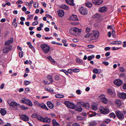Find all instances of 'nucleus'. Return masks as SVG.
<instances>
[{"mask_svg": "<svg viewBox=\"0 0 126 126\" xmlns=\"http://www.w3.org/2000/svg\"><path fill=\"white\" fill-rule=\"evenodd\" d=\"M27 100L25 104L28 106H33V104L31 101L28 99H27Z\"/></svg>", "mask_w": 126, "mask_h": 126, "instance_id": "a878e982", "label": "nucleus"}, {"mask_svg": "<svg viewBox=\"0 0 126 126\" xmlns=\"http://www.w3.org/2000/svg\"><path fill=\"white\" fill-rule=\"evenodd\" d=\"M109 116L111 117H113L114 118L116 117V116L115 114L113 112H111L110 113Z\"/></svg>", "mask_w": 126, "mask_h": 126, "instance_id": "4c0bfd02", "label": "nucleus"}, {"mask_svg": "<svg viewBox=\"0 0 126 126\" xmlns=\"http://www.w3.org/2000/svg\"><path fill=\"white\" fill-rule=\"evenodd\" d=\"M72 126H80L79 124L75 123L73 124Z\"/></svg>", "mask_w": 126, "mask_h": 126, "instance_id": "774afa93", "label": "nucleus"}, {"mask_svg": "<svg viewBox=\"0 0 126 126\" xmlns=\"http://www.w3.org/2000/svg\"><path fill=\"white\" fill-rule=\"evenodd\" d=\"M12 25L15 27H16L17 26V24L16 22H14L12 23Z\"/></svg>", "mask_w": 126, "mask_h": 126, "instance_id": "69168bd1", "label": "nucleus"}, {"mask_svg": "<svg viewBox=\"0 0 126 126\" xmlns=\"http://www.w3.org/2000/svg\"><path fill=\"white\" fill-rule=\"evenodd\" d=\"M9 106L13 107H15L18 106L19 104L15 102H11L9 104Z\"/></svg>", "mask_w": 126, "mask_h": 126, "instance_id": "aec40b11", "label": "nucleus"}, {"mask_svg": "<svg viewBox=\"0 0 126 126\" xmlns=\"http://www.w3.org/2000/svg\"><path fill=\"white\" fill-rule=\"evenodd\" d=\"M72 71L74 72H77L79 71V69L76 68L74 69H72Z\"/></svg>", "mask_w": 126, "mask_h": 126, "instance_id": "864d4df0", "label": "nucleus"}, {"mask_svg": "<svg viewBox=\"0 0 126 126\" xmlns=\"http://www.w3.org/2000/svg\"><path fill=\"white\" fill-rule=\"evenodd\" d=\"M99 110L103 114H108L110 112L109 109L106 108H105L102 107H100Z\"/></svg>", "mask_w": 126, "mask_h": 126, "instance_id": "7ed1b4c3", "label": "nucleus"}, {"mask_svg": "<svg viewBox=\"0 0 126 126\" xmlns=\"http://www.w3.org/2000/svg\"><path fill=\"white\" fill-rule=\"evenodd\" d=\"M34 103L36 106H39V105L40 104L39 102L37 101H35L34 102Z\"/></svg>", "mask_w": 126, "mask_h": 126, "instance_id": "bf43d9fd", "label": "nucleus"}, {"mask_svg": "<svg viewBox=\"0 0 126 126\" xmlns=\"http://www.w3.org/2000/svg\"><path fill=\"white\" fill-rule=\"evenodd\" d=\"M20 118L23 121H27L29 120V117L25 115L22 114L20 115Z\"/></svg>", "mask_w": 126, "mask_h": 126, "instance_id": "9d476101", "label": "nucleus"}, {"mask_svg": "<svg viewBox=\"0 0 126 126\" xmlns=\"http://www.w3.org/2000/svg\"><path fill=\"white\" fill-rule=\"evenodd\" d=\"M21 52H19V55L20 57L22 58L23 56L22 51H21Z\"/></svg>", "mask_w": 126, "mask_h": 126, "instance_id": "680f3d73", "label": "nucleus"}, {"mask_svg": "<svg viewBox=\"0 0 126 126\" xmlns=\"http://www.w3.org/2000/svg\"><path fill=\"white\" fill-rule=\"evenodd\" d=\"M38 115L36 113H33L32 115V117L33 118H36Z\"/></svg>", "mask_w": 126, "mask_h": 126, "instance_id": "052dcab7", "label": "nucleus"}, {"mask_svg": "<svg viewBox=\"0 0 126 126\" xmlns=\"http://www.w3.org/2000/svg\"><path fill=\"white\" fill-rule=\"evenodd\" d=\"M58 14L59 16L62 17L64 15V13L63 11L59 10L58 11Z\"/></svg>", "mask_w": 126, "mask_h": 126, "instance_id": "4be33fe9", "label": "nucleus"}, {"mask_svg": "<svg viewBox=\"0 0 126 126\" xmlns=\"http://www.w3.org/2000/svg\"><path fill=\"white\" fill-rule=\"evenodd\" d=\"M79 11L83 15H86L88 12V11L86 9L82 7L79 8Z\"/></svg>", "mask_w": 126, "mask_h": 126, "instance_id": "39448f33", "label": "nucleus"}, {"mask_svg": "<svg viewBox=\"0 0 126 126\" xmlns=\"http://www.w3.org/2000/svg\"><path fill=\"white\" fill-rule=\"evenodd\" d=\"M92 2L96 5H100L103 2V0H92Z\"/></svg>", "mask_w": 126, "mask_h": 126, "instance_id": "f8f14e48", "label": "nucleus"}, {"mask_svg": "<svg viewBox=\"0 0 126 126\" xmlns=\"http://www.w3.org/2000/svg\"><path fill=\"white\" fill-rule=\"evenodd\" d=\"M39 106L41 107L42 108L47 110H48L49 109L45 104L42 103L40 104L39 105Z\"/></svg>", "mask_w": 126, "mask_h": 126, "instance_id": "412c9836", "label": "nucleus"}, {"mask_svg": "<svg viewBox=\"0 0 126 126\" xmlns=\"http://www.w3.org/2000/svg\"><path fill=\"white\" fill-rule=\"evenodd\" d=\"M103 63L106 66L108 65L109 64V63L108 62L106 61H103Z\"/></svg>", "mask_w": 126, "mask_h": 126, "instance_id": "e2e57ef3", "label": "nucleus"}, {"mask_svg": "<svg viewBox=\"0 0 126 126\" xmlns=\"http://www.w3.org/2000/svg\"><path fill=\"white\" fill-rule=\"evenodd\" d=\"M20 107L21 109L23 110H25L28 109V108L27 107H25L24 106L21 105L20 106Z\"/></svg>", "mask_w": 126, "mask_h": 126, "instance_id": "49530a36", "label": "nucleus"}, {"mask_svg": "<svg viewBox=\"0 0 126 126\" xmlns=\"http://www.w3.org/2000/svg\"><path fill=\"white\" fill-rule=\"evenodd\" d=\"M68 107L72 109H74L75 106L74 105L69 101H66L64 103Z\"/></svg>", "mask_w": 126, "mask_h": 126, "instance_id": "423d86ee", "label": "nucleus"}, {"mask_svg": "<svg viewBox=\"0 0 126 126\" xmlns=\"http://www.w3.org/2000/svg\"><path fill=\"white\" fill-rule=\"evenodd\" d=\"M0 113L2 116L4 115L6 113V110L3 109H1L0 110Z\"/></svg>", "mask_w": 126, "mask_h": 126, "instance_id": "bb28decb", "label": "nucleus"}, {"mask_svg": "<svg viewBox=\"0 0 126 126\" xmlns=\"http://www.w3.org/2000/svg\"><path fill=\"white\" fill-rule=\"evenodd\" d=\"M108 10L107 8L105 6H103L99 8V11L100 12H106Z\"/></svg>", "mask_w": 126, "mask_h": 126, "instance_id": "ddd939ff", "label": "nucleus"}, {"mask_svg": "<svg viewBox=\"0 0 126 126\" xmlns=\"http://www.w3.org/2000/svg\"><path fill=\"white\" fill-rule=\"evenodd\" d=\"M52 122L53 126H60L59 124L58 123L56 122V121L55 119H53L52 121Z\"/></svg>", "mask_w": 126, "mask_h": 126, "instance_id": "393cba45", "label": "nucleus"}, {"mask_svg": "<svg viewBox=\"0 0 126 126\" xmlns=\"http://www.w3.org/2000/svg\"><path fill=\"white\" fill-rule=\"evenodd\" d=\"M119 70L120 71L122 72H124L125 71L123 67H120L119 68Z\"/></svg>", "mask_w": 126, "mask_h": 126, "instance_id": "4d7b16f0", "label": "nucleus"}, {"mask_svg": "<svg viewBox=\"0 0 126 126\" xmlns=\"http://www.w3.org/2000/svg\"><path fill=\"white\" fill-rule=\"evenodd\" d=\"M96 123L94 122L93 121L91 122L89 124V126H96Z\"/></svg>", "mask_w": 126, "mask_h": 126, "instance_id": "e433bc0d", "label": "nucleus"}, {"mask_svg": "<svg viewBox=\"0 0 126 126\" xmlns=\"http://www.w3.org/2000/svg\"><path fill=\"white\" fill-rule=\"evenodd\" d=\"M27 45L29 46V47L31 48H32L33 46L32 45L31 43L29 42H28L27 43Z\"/></svg>", "mask_w": 126, "mask_h": 126, "instance_id": "603ef678", "label": "nucleus"}, {"mask_svg": "<svg viewBox=\"0 0 126 126\" xmlns=\"http://www.w3.org/2000/svg\"><path fill=\"white\" fill-rule=\"evenodd\" d=\"M115 102L116 104L118 106H120L121 105V102L119 100H116Z\"/></svg>", "mask_w": 126, "mask_h": 126, "instance_id": "2f4dec72", "label": "nucleus"}, {"mask_svg": "<svg viewBox=\"0 0 126 126\" xmlns=\"http://www.w3.org/2000/svg\"><path fill=\"white\" fill-rule=\"evenodd\" d=\"M13 38L11 37L9 39L5 41L4 44L5 45V46L9 45L13 42Z\"/></svg>", "mask_w": 126, "mask_h": 126, "instance_id": "4468645a", "label": "nucleus"}, {"mask_svg": "<svg viewBox=\"0 0 126 126\" xmlns=\"http://www.w3.org/2000/svg\"><path fill=\"white\" fill-rule=\"evenodd\" d=\"M93 34L92 37L93 39H95L97 38L99 36V32L97 31H93Z\"/></svg>", "mask_w": 126, "mask_h": 126, "instance_id": "1a4fd4ad", "label": "nucleus"}, {"mask_svg": "<svg viewBox=\"0 0 126 126\" xmlns=\"http://www.w3.org/2000/svg\"><path fill=\"white\" fill-rule=\"evenodd\" d=\"M122 43L121 41H114L113 42H112L111 43V44L113 45H117V44H120Z\"/></svg>", "mask_w": 126, "mask_h": 126, "instance_id": "cd10ccee", "label": "nucleus"}, {"mask_svg": "<svg viewBox=\"0 0 126 126\" xmlns=\"http://www.w3.org/2000/svg\"><path fill=\"white\" fill-rule=\"evenodd\" d=\"M76 93L78 94H81V91L79 90H78L76 91Z\"/></svg>", "mask_w": 126, "mask_h": 126, "instance_id": "338daca9", "label": "nucleus"}, {"mask_svg": "<svg viewBox=\"0 0 126 126\" xmlns=\"http://www.w3.org/2000/svg\"><path fill=\"white\" fill-rule=\"evenodd\" d=\"M33 17V15H28V17L27 18V19H32Z\"/></svg>", "mask_w": 126, "mask_h": 126, "instance_id": "8fccbe9b", "label": "nucleus"}, {"mask_svg": "<svg viewBox=\"0 0 126 126\" xmlns=\"http://www.w3.org/2000/svg\"><path fill=\"white\" fill-rule=\"evenodd\" d=\"M98 69H97L95 68L93 70V72L94 73L96 74L98 73Z\"/></svg>", "mask_w": 126, "mask_h": 126, "instance_id": "3c124183", "label": "nucleus"}, {"mask_svg": "<svg viewBox=\"0 0 126 126\" xmlns=\"http://www.w3.org/2000/svg\"><path fill=\"white\" fill-rule=\"evenodd\" d=\"M76 61L78 63H82V60H80V59L76 58Z\"/></svg>", "mask_w": 126, "mask_h": 126, "instance_id": "c03bdc74", "label": "nucleus"}, {"mask_svg": "<svg viewBox=\"0 0 126 126\" xmlns=\"http://www.w3.org/2000/svg\"><path fill=\"white\" fill-rule=\"evenodd\" d=\"M80 104V105L82 106H83L84 107H87V108H89V104L88 103H85L84 102H79Z\"/></svg>", "mask_w": 126, "mask_h": 126, "instance_id": "6ab92c4d", "label": "nucleus"}, {"mask_svg": "<svg viewBox=\"0 0 126 126\" xmlns=\"http://www.w3.org/2000/svg\"><path fill=\"white\" fill-rule=\"evenodd\" d=\"M47 78L48 81H46L44 80L43 82L44 84H48L52 82V78L51 76H49L47 77Z\"/></svg>", "mask_w": 126, "mask_h": 126, "instance_id": "20e7f679", "label": "nucleus"}, {"mask_svg": "<svg viewBox=\"0 0 126 126\" xmlns=\"http://www.w3.org/2000/svg\"><path fill=\"white\" fill-rule=\"evenodd\" d=\"M51 121V119L47 117L43 118L42 122L49 123Z\"/></svg>", "mask_w": 126, "mask_h": 126, "instance_id": "a211bd4d", "label": "nucleus"}, {"mask_svg": "<svg viewBox=\"0 0 126 126\" xmlns=\"http://www.w3.org/2000/svg\"><path fill=\"white\" fill-rule=\"evenodd\" d=\"M110 120L109 119H107L103 121V122H105L107 124L109 123L110 121Z\"/></svg>", "mask_w": 126, "mask_h": 126, "instance_id": "a19ab883", "label": "nucleus"}, {"mask_svg": "<svg viewBox=\"0 0 126 126\" xmlns=\"http://www.w3.org/2000/svg\"><path fill=\"white\" fill-rule=\"evenodd\" d=\"M47 106L50 109H53L54 108L53 105L50 102H47Z\"/></svg>", "mask_w": 126, "mask_h": 126, "instance_id": "b1692460", "label": "nucleus"}, {"mask_svg": "<svg viewBox=\"0 0 126 126\" xmlns=\"http://www.w3.org/2000/svg\"><path fill=\"white\" fill-rule=\"evenodd\" d=\"M62 42L63 43V45L64 46H67L68 44H66V41L65 40H63L62 41Z\"/></svg>", "mask_w": 126, "mask_h": 126, "instance_id": "a18cd8bd", "label": "nucleus"}, {"mask_svg": "<svg viewBox=\"0 0 126 126\" xmlns=\"http://www.w3.org/2000/svg\"><path fill=\"white\" fill-rule=\"evenodd\" d=\"M94 57V55H92L91 56H89L87 58L88 60L89 61H91L92 59H93Z\"/></svg>", "mask_w": 126, "mask_h": 126, "instance_id": "58836bf2", "label": "nucleus"}, {"mask_svg": "<svg viewBox=\"0 0 126 126\" xmlns=\"http://www.w3.org/2000/svg\"><path fill=\"white\" fill-rule=\"evenodd\" d=\"M30 82L28 81H25L24 83V84L25 85H27L29 84Z\"/></svg>", "mask_w": 126, "mask_h": 126, "instance_id": "0e129e2a", "label": "nucleus"}, {"mask_svg": "<svg viewBox=\"0 0 126 126\" xmlns=\"http://www.w3.org/2000/svg\"><path fill=\"white\" fill-rule=\"evenodd\" d=\"M96 113L94 112H93L92 114H90L89 115V116L90 117H92L93 116H95L96 115Z\"/></svg>", "mask_w": 126, "mask_h": 126, "instance_id": "37998d69", "label": "nucleus"}, {"mask_svg": "<svg viewBox=\"0 0 126 126\" xmlns=\"http://www.w3.org/2000/svg\"><path fill=\"white\" fill-rule=\"evenodd\" d=\"M115 32L114 31H113L112 32V36L114 38H116V36L115 35Z\"/></svg>", "mask_w": 126, "mask_h": 126, "instance_id": "13d9d810", "label": "nucleus"}, {"mask_svg": "<svg viewBox=\"0 0 126 126\" xmlns=\"http://www.w3.org/2000/svg\"><path fill=\"white\" fill-rule=\"evenodd\" d=\"M91 108L93 110H95L97 109V107L95 105H92L91 106Z\"/></svg>", "mask_w": 126, "mask_h": 126, "instance_id": "72a5a7b5", "label": "nucleus"}, {"mask_svg": "<svg viewBox=\"0 0 126 126\" xmlns=\"http://www.w3.org/2000/svg\"><path fill=\"white\" fill-rule=\"evenodd\" d=\"M12 48V47L11 46L4 47L3 49V52L5 53H7L11 50Z\"/></svg>", "mask_w": 126, "mask_h": 126, "instance_id": "0eeeda50", "label": "nucleus"}, {"mask_svg": "<svg viewBox=\"0 0 126 126\" xmlns=\"http://www.w3.org/2000/svg\"><path fill=\"white\" fill-rule=\"evenodd\" d=\"M113 82L115 85L118 86H120L123 83L122 81L119 79L115 80H114Z\"/></svg>", "mask_w": 126, "mask_h": 126, "instance_id": "6e6552de", "label": "nucleus"}, {"mask_svg": "<svg viewBox=\"0 0 126 126\" xmlns=\"http://www.w3.org/2000/svg\"><path fill=\"white\" fill-rule=\"evenodd\" d=\"M77 28L76 27L72 28H71L70 32L71 33L74 35H76Z\"/></svg>", "mask_w": 126, "mask_h": 126, "instance_id": "9b49d317", "label": "nucleus"}, {"mask_svg": "<svg viewBox=\"0 0 126 126\" xmlns=\"http://www.w3.org/2000/svg\"><path fill=\"white\" fill-rule=\"evenodd\" d=\"M75 109L76 110L79 112L81 111L82 110V108L80 107H75Z\"/></svg>", "mask_w": 126, "mask_h": 126, "instance_id": "c9c22d12", "label": "nucleus"}, {"mask_svg": "<svg viewBox=\"0 0 126 126\" xmlns=\"http://www.w3.org/2000/svg\"><path fill=\"white\" fill-rule=\"evenodd\" d=\"M90 28H86V32L87 33H89L90 32Z\"/></svg>", "mask_w": 126, "mask_h": 126, "instance_id": "6e6d98bb", "label": "nucleus"}, {"mask_svg": "<svg viewBox=\"0 0 126 126\" xmlns=\"http://www.w3.org/2000/svg\"><path fill=\"white\" fill-rule=\"evenodd\" d=\"M27 101V99L23 98L20 100V102L21 103L25 104Z\"/></svg>", "mask_w": 126, "mask_h": 126, "instance_id": "7c9ffc66", "label": "nucleus"}, {"mask_svg": "<svg viewBox=\"0 0 126 126\" xmlns=\"http://www.w3.org/2000/svg\"><path fill=\"white\" fill-rule=\"evenodd\" d=\"M119 97L123 99H126V94L124 93H120L118 94Z\"/></svg>", "mask_w": 126, "mask_h": 126, "instance_id": "dca6fc26", "label": "nucleus"}, {"mask_svg": "<svg viewBox=\"0 0 126 126\" xmlns=\"http://www.w3.org/2000/svg\"><path fill=\"white\" fill-rule=\"evenodd\" d=\"M77 119L79 120H82L83 119V118L80 116H78Z\"/></svg>", "mask_w": 126, "mask_h": 126, "instance_id": "5fc2aeb1", "label": "nucleus"}, {"mask_svg": "<svg viewBox=\"0 0 126 126\" xmlns=\"http://www.w3.org/2000/svg\"><path fill=\"white\" fill-rule=\"evenodd\" d=\"M41 49L45 53H47L50 49V46L47 44H44L41 46Z\"/></svg>", "mask_w": 126, "mask_h": 126, "instance_id": "f03ea898", "label": "nucleus"}, {"mask_svg": "<svg viewBox=\"0 0 126 126\" xmlns=\"http://www.w3.org/2000/svg\"><path fill=\"white\" fill-rule=\"evenodd\" d=\"M36 118L42 122L43 117H41V116L38 115L37 116Z\"/></svg>", "mask_w": 126, "mask_h": 126, "instance_id": "ea45409f", "label": "nucleus"}, {"mask_svg": "<svg viewBox=\"0 0 126 126\" xmlns=\"http://www.w3.org/2000/svg\"><path fill=\"white\" fill-rule=\"evenodd\" d=\"M48 59L50 61L52 62V63H55V61L51 57H49L48 58Z\"/></svg>", "mask_w": 126, "mask_h": 126, "instance_id": "79ce46f5", "label": "nucleus"}, {"mask_svg": "<svg viewBox=\"0 0 126 126\" xmlns=\"http://www.w3.org/2000/svg\"><path fill=\"white\" fill-rule=\"evenodd\" d=\"M69 19L71 20L76 21L78 20V18L77 15H72L70 17Z\"/></svg>", "mask_w": 126, "mask_h": 126, "instance_id": "f3484780", "label": "nucleus"}, {"mask_svg": "<svg viewBox=\"0 0 126 126\" xmlns=\"http://www.w3.org/2000/svg\"><path fill=\"white\" fill-rule=\"evenodd\" d=\"M86 5L89 8L91 7L92 5V3L90 2H87L86 4Z\"/></svg>", "mask_w": 126, "mask_h": 126, "instance_id": "f704fd0d", "label": "nucleus"}, {"mask_svg": "<svg viewBox=\"0 0 126 126\" xmlns=\"http://www.w3.org/2000/svg\"><path fill=\"white\" fill-rule=\"evenodd\" d=\"M73 0H66V3L72 6H74L75 4L73 2Z\"/></svg>", "mask_w": 126, "mask_h": 126, "instance_id": "5701e85b", "label": "nucleus"}, {"mask_svg": "<svg viewBox=\"0 0 126 126\" xmlns=\"http://www.w3.org/2000/svg\"><path fill=\"white\" fill-rule=\"evenodd\" d=\"M125 111H122L119 110H116L115 113L116 116L120 119L122 120L124 118V114L126 113Z\"/></svg>", "mask_w": 126, "mask_h": 126, "instance_id": "f257e3e1", "label": "nucleus"}, {"mask_svg": "<svg viewBox=\"0 0 126 126\" xmlns=\"http://www.w3.org/2000/svg\"><path fill=\"white\" fill-rule=\"evenodd\" d=\"M55 79L57 81L59 80L60 79V78L59 76L58 75H56L55 76Z\"/></svg>", "mask_w": 126, "mask_h": 126, "instance_id": "de8ad7c7", "label": "nucleus"}, {"mask_svg": "<svg viewBox=\"0 0 126 126\" xmlns=\"http://www.w3.org/2000/svg\"><path fill=\"white\" fill-rule=\"evenodd\" d=\"M60 8L63 9H65L66 10H68L69 9L68 7L65 4L61 5L60 6Z\"/></svg>", "mask_w": 126, "mask_h": 126, "instance_id": "c85d7f7f", "label": "nucleus"}, {"mask_svg": "<svg viewBox=\"0 0 126 126\" xmlns=\"http://www.w3.org/2000/svg\"><path fill=\"white\" fill-rule=\"evenodd\" d=\"M55 97L57 98H62L64 97V95L61 94H57L55 95Z\"/></svg>", "mask_w": 126, "mask_h": 126, "instance_id": "c756f323", "label": "nucleus"}, {"mask_svg": "<svg viewBox=\"0 0 126 126\" xmlns=\"http://www.w3.org/2000/svg\"><path fill=\"white\" fill-rule=\"evenodd\" d=\"M102 101L104 103H107V99L105 97H104L101 98Z\"/></svg>", "mask_w": 126, "mask_h": 126, "instance_id": "473e14b6", "label": "nucleus"}, {"mask_svg": "<svg viewBox=\"0 0 126 126\" xmlns=\"http://www.w3.org/2000/svg\"><path fill=\"white\" fill-rule=\"evenodd\" d=\"M107 92L109 94L112 95L113 96H114L116 95L114 91L110 89H108Z\"/></svg>", "mask_w": 126, "mask_h": 126, "instance_id": "2eb2a0df", "label": "nucleus"}, {"mask_svg": "<svg viewBox=\"0 0 126 126\" xmlns=\"http://www.w3.org/2000/svg\"><path fill=\"white\" fill-rule=\"evenodd\" d=\"M38 3L36 2H35L33 4V6L36 8H37L38 7Z\"/></svg>", "mask_w": 126, "mask_h": 126, "instance_id": "09e8293b", "label": "nucleus"}]
</instances>
